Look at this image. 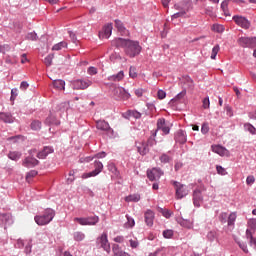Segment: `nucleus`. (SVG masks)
I'll list each match as a JSON object with an SVG mask.
<instances>
[{
	"mask_svg": "<svg viewBox=\"0 0 256 256\" xmlns=\"http://www.w3.org/2000/svg\"><path fill=\"white\" fill-rule=\"evenodd\" d=\"M113 45H115V47H122V49H124L125 55L130 57V59L137 57V55H139L142 50L141 45H139V41L130 39L116 38L113 40Z\"/></svg>",
	"mask_w": 256,
	"mask_h": 256,
	"instance_id": "nucleus-1",
	"label": "nucleus"
},
{
	"mask_svg": "<svg viewBox=\"0 0 256 256\" xmlns=\"http://www.w3.org/2000/svg\"><path fill=\"white\" fill-rule=\"evenodd\" d=\"M155 137H157V132H154L152 136L147 139L146 142H136L137 151L140 155H147V153H149V147L157 145V140H155Z\"/></svg>",
	"mask_w": 256,
	"mask_h": 256,
	"instance_id": "nucleus-2",
	"label": "nucleus"
},
{
	"mask_svg": "<svg viewBox=\"0 0 256 256\" xmlns=\"http://www.w3.org/2000/svg\"><path fill=\"white\" fill-rule=\"evenodd\" d=\"M55 219V210L47 208L44 210V213L41 215H36L34 221L37 225H49Z\"/></svg>",
	"mask_w": 256,
	"mask_h": 256,
	"instance_id": "nucleus-3",
	"label": "nucleus"
},
{
	"mask_svg": "<svg viewBox=\"0 0 256 256\" xmlns=\"http://www.w3.org/2000/svg\"><path fill=\"white\" fill-rule=\"evenodd\" d=\"M96 129H98V131H102L103 133H106L108 137H113V133H115L113 131V128H111V126L109 125V122L105 120L96 121Z\"/></svg>",
	"mask_w": 256,
	"mask_h": 256,
	"instance_id": "nucleus-4",
	"label": "nucleus"
},
{
	"mask_svg": "<svg viewBox=\"0 0 256 256\" xmlns=\"http://www.w3.org/2000/svg\"><path fill=\"white\" fill-rule=\"evenodd\" d=\"M173 185L175 187L177 199H183V197H187V195H189V188L184 184L174 181Z\"/></svg>",
	"mask_w": 256,
	"mask_h": 256,
	"instance_id": "nucleus-5",
	"label": "nucleus"
},
{
	"mask_svg": "<svg viewBox=\"0 0 256 256\" xmlns=\"http://www.w3.org/2000/svg\"><path fill=\"white\" fill-rule=\"evenodd\" d=\"M74 221L76 223H79V225H82V226L95 225L99 223V216H90L86 218H74Z\"/></svg>",
	"mask_w": 256,
	"mask_h": 256,
	"instance_id": "nucleus-6",
	"label": "nucleus"
},
{
	"mask_svg": "<svg viewBox=\"0 0 256 256\" xmlns=\"http://www.w3.org/2000/svg\"><path fill=\"white\" fill-rule=\"evenodd\" d=\"M157 131H162L164 135H169L171 131V125L165 121V118H159L157 120V129L155 131L156 134Z\"/></svg>",
	"mask_w": 256,
	"mask_h": 256,
	"instance_id": "nucleus-7",
	"label": "nucleus"
},
{
	"mask_svg": "<svg viewBox=\"0 0 256 256\" xmlns=\"http://www.w3.org/2000/svg\"><path fill=\"white\" fill-rule=\"evenodd\" d=\"M94 171L89 172V173H84L82 175V179H89V177H97L101 171H103V163L101 161H95L94 162Z\"/></svg>",
	"mask_w": 256,
	"mask_h": 256,
	"instance_id": "nucleus-8",
	"label": "nucleus"
},
{
	"mask_svg": "<svg viewBox=\"0 0 256 256\" xmlns=\"http://www.w3.org/2000/svg\"><path fill=\"white\" fill-rule=\"evenodd\" d=\"M36 151L37 150H30L31 156H28L23 160L22 162L23 167H37V165H39V160L33 157V153H36Z\"/></svg>",
	"mask_w": 256,
	"mask_h": 256,
	"instance_id": "nucleus-9",
	"label": "nucleus"
},
{
	"mask_svg": "<svg viewBox=\"0 0 256 256\" xmlns=\"http://www.w3.org/2000/svg\"><path fill=\"white\" fill-rule=\"evenodd\" d=\"M232 19L234 23H236V25L242 29H249V27H251V22H249V20L243 16L235 15Z\"/></svg>",
	"mask_w": 256,
	"mask_h": 256,
	"instance_id": "nucleus-10",
	"label": "nucleus"
},
{
	"mask_svg": "<svg viewBox=\"0 0 256 256\" xmlns=\"http://www.w3.org/2000/svg\"><path fill=\"white\" fill-rule=\"evenodd\" d=\"M240 47H256V37H241L238 39Z\"/></svg>",
	"mask_w": 256,
	"mask_h": 256,
	"instance_id": "nucleus-11",
	"label": "nucleus"
},
{
	"mask_svg": "<svg viewBox=\"0 0 256 256\" xmlns=\"http://www.w3.org/2000/svg\"><path fill=\"white\" fill-rule=\"evenodd\" d=\"M73 89L79 90H85L88 87H91L93 85V82L91 80H76L72 83Z\"/></svg>",
	"mask_w": 256,
	"mask_h": 256,
	"instance_id": "nucleus-12",
	"label": "nucleus"
},
{
	"mask_svg": "<svg viewBox=\"0 0 256 256\" xmlns=\"http://www.w3.org/2000/svg\"><path fill=\"white\" fill-rule=\"evenodd\" d=\"M161 175H163V171L159 168H153L152 170L147 171L149 181H157L158 179H161Z\"/></svg>",
	"mask_w": 256,
	"mask_h": 256,
	"instance_id": "nucleus-13",
	"label": "nucleus"
},
{
	"mask_svg": "<svg viewBox=\"0 0 256 256\" xmlns=\"http://www.w3.org/2000/svg\"><path fill=\"white\" fill-rule=\"evenodd\" d=\"M98 241L104 251L111 253V244H109V240L107 239V233H103Z\"/></svg>",
	"mask_w": 256,
	"mask_h": 256,
	"instance_id": "nucleus-14",
	"label": "nucleus"
},
{
	"mask_svg": "<svg viewBox=\"0 0 256 256\" xmlns=\"http://www.w3.org/2000/svg\"><path fill=\"white\" fill-rule=\"evenodd\" d=\"M213 153L220 155V157H229V150L221 145H213L212 146Z\"/></svg>",
	"mask_w": 256,
	"mask_h": 256,
	"instance_id": "nucleus-15",
	"label": "nucleus"
},
{
	"mask_svg": "<svg viewBox=\"0 0 256 256\" xmlns=\"http://www.w3.org/2000/svg\"><path fill=\"white\" fill-rule=\"evenodd\" d=\"M201 203H203V195L201 194V190L196 189L193 192V204L195 207H201Z\"/></svg>",
	"mask_w": 256,
	"mask_h": 256,
	"instance_id": "nucleus-16",
	"label": "nucleus"
},
{
	"mask_svg": "<svg viewBox=\"0 0 256 256\" xmlns=\"http://www.w3.org/2000/svg\"><path fill=\"white\" fill-rule=\"evenodd\" d=\"M144 219L148 227H153V221L155 220V212H153V210H147L144 213Z\"/></svg>",
	"mask_w": 256,
	"mask_h": 256,
	"instance_id": "nucleus-17",
	"label": "nucleus"
},
{
	"mask_svg": "<svg viewBox=\"0 0 256 256\" xmlns=\"http://www.w3.org/2000/svg\"><path fill=\"white\" fill-rule=\"evenodd\" d=\"M53 153V147L51 146H45L42 151L37 153L38 159H47L48 155H51Z\"/></svg>",
	"mask_w": 256,
	"mask_h": 256,
	"instance_id": "nucleus-18",
	"label": "nucleus"
},
{
	"mask_svg": "<svg viewBox=\"0 0 256 256\" xmlns=\"http://www.w3.org/2000/svg\"><path fill=\"white\" fill-rule=\"evenodd\" d=\"M115 27L118 33H120L121 35H129V30L125 28V25L123 24V22H121V20H115Z\"/></svg>",
	"mask_w": 256,
	"mask_h": 256,
	"instance_id": "nucleus-19",
	"label": "nucleus"
},
{
	"mask_svg": "<svg viewBox=\"0 0 256 256\" xmlns=\"http://www.w3.org/2000/svg\"><path fill=\"white\" fill-rule=\"evenodd\" d=\"M0 121H3V123H13L15 118L11 113L0 112Z\"/></svg>",
	"mask_w": 256,
	"mask_h": 256,
	"instance_id": "nucleus-20",
	"label": "nucleus"
},
{
	"mask_svg": "<svg viewBox=\"0 0 256 256\" xmlns=\"http://www.w3.org/2000/svg\"><path fill=\"white\" fill-rule=\"evenodd\" d=\"M46 125H50L51 127H57L61 125V122L57 120V118L53 115H50L49 117L46 118L45 120Z\"/></svg>",
	"mask_w": 256,
	"mask_h": 256,
	"instance_id": "nucleus-21",
	"label": "nucleus"
},
{
	"mask_svg": "<svg viewBox=\"0 0 256 256\" xmlns=\"http://www.w3.org/2000/svg\"><path fill=\"white\" fill-rule=\"evenodd\" d=\"M175 141L177 143H187V136L185 135V132L183 130H179L175 135Z\"/></svg>",
	"mask_w": 256,
	"mask_h": 256,
	"instance_id": "nucleus-22",
	"label": "nucleus"
},
{
	"mask_svg": "<svg viewBox=\"0 0 256 256\" xmlns=\"http://www.w3.org/2000/svg\"><path fill=\"white\" fill-rule=\"evenodd\" d=\"M117 93H119V98L122 99L123 101H127L128 99L131 98V94H129L125 89L123 88H117L115 90Z\"/></svg>",
	"mask_w": 256,
	"mask_h": 256,
	"instance_id": "nucleus-23",
	"label": "nucleus"
},
{
	"mask_svg": "<svg viewBox=\"0 0 256 256\" xmlns=\"http://www.w3.org/2000/svg\"><path fill=\"white\" fill-rule=\"evenodd\" d=\"M111 33H113V24H106L103 27V37H105V39H109L111 37Z\"/></svg>",
	"mask_w": 256,
	"mask_h": 256,
	"instance_id": "nucleus-24",
	"label": "nucleus"
},
{
	"mask_svg": "<svg viewBox=\"0 0 256 256\" xmlns=\"http://www.w3.org/2000/svg\"><path fill=\"white\" fill-rule=\"evenodd\" d=\"M9 221H11V214L0 212V227H4Z\"/></svg>",
	"mask_w": 256,
	"mask_h": 256,
	"instance_id": "nucleus-25",
	"label": "nucleus"
},
{
	"mask_svg": "<svg viewBox=\"0 0 256 256\" xmlns=\"http://www.w3.org/2000/svg\"><path fill=\"white\" fill-rule=\"evenodd\" d=\"M125 201L126 203H131V202L137 203L141 201V196L139 194H131L125 197Z\"/></svg>",
	"mask_w": 256,
	"mask_h": 256,
	"instance_id": "nucleus-26",
	"label": "nucleus"
},
{
	"mask_svg": "<svg viewBox=\"0 0 256 256\" xmlns=\"http://www.w3.org/2000/svg\"><path fill=\"white\" fill-rule=\"evenodd\" d=\"M125 73L123 71L118 72L115 75L109 76L108 81H123Z\"/></svg>",
	"mask_w": 256,
	"mask_h": 256,
	"instance_id": "nucleus-27",
	"label": "nucleus"
},
{
	"mask_svg": "<svg viewBox=\"0 0 256 256\" xmlns=\"http://www.w3.org/2000/svg\"><path fill=\"white\" fill-rule=\"evenodd\" d=\"M182 83L184 85H187L189 89H194L195 87V83L193 82V79H191V77L189 76L182 77Z\"/></svg>",
	"mask_w": 256,
	"mask_h": 256,
	"instance_id": "nucleus-28",
	"label": "nucleus"
},
{
	"mask_svg": "<svg viewBox=\"0 0 256 256\" xmlns=\"http://www.w3.org/2000/svg\"><path fill=\"white\" fill-rule=\"evenodd\" d=\"M21 152L19 151H11L8 153V159H11V161H19L21 159Z\"/></svg>",
	"mask_w": 256,
	"mask_h": 256,
	"instance_id": "nucleus-29",
	"label": "nucleus"
},
{
	"mask_svg": "<svg viewBox=\"0 0 256 256\" xmlns=\"http://www.w3.org/2000/svg\"><path fill=\"white\" fill-rule=\"evenodd\" d=\"M179 225L185 229H193V221L191 220L182 219L179 221Z\"/></svg>",
	"mask_w": 256,
	"mask_h": 256,
	"instance_id": "nucleus-30",
	"label": "nucleus"
},
{
	"mask_svg": "<svg viewBox=\"0 0 256 256\" xmlns=\"http://www.w3.org/2000/svg\"><path fill=\"white\" fill-rule=\"evenodd\" d=\"M53 87L55 89L65 91V81H63V80H54L53 81Z\"/></svg>",
	"mask_w": 256,
	"mask_h": 256,
	"instance_id": "nucleus-31",
	"label": "nucleus"
},
{
	"mask_svg": "<svg viewBox=\"0 0 256 256\" xmlns=\"http://www.w3.org/2000/svg\"><path fill=\"white\" fill-rule=\"evenodd\" d=\"M246 237L247 239H250V245H253L256 249V238L253 237V232L251 230H246Z\"/></svg>",
	"mask_w": 256,
	"mask_h": 256,
	"instance_id": "nucleus-32",
	"label": "nucleus"
},
{
	"mask_svg": "<svg viewBox=\"0 0 256 256\" xmlns=\"http://www.w3.org/2000/svg\"><path fill=\"white\" fill-rule=\"evenodd\" d=\"M61 49H67V42L62 41V42L55 44L52 47V51H61Z\"/></svg>",
	"mask_w": 256,
	"mask_h": 256,
	"instance_id": "nucleus-33",
	"label": "nucleus"
},
{
	"mask_svg": "<svg viewBox=\"0 0 256 256\" xmlns=\"http://www.w3.org/2000/svg\"><path fill=\"white\" fill-rule=\"evenodd\" d=\"M54 58H55L54 54H49L44 58V64L46 65V67H51Z\"/></svg>",
	"mask_w": 256,
	"mask_h": 256,
	"instance_id": "nucleus-34",
	"label": "nucleus"
},
{
	"mask_svg": "<svg viewBox=\"0 0 256 256\" xmlns=\"http://www.w3.org/2000/svg\"><path fill=\"white\" fill-rule=\"evenodd\" d=\"M127 223L124 224L126 229H129L131 227H135V220L131 218L129 215H126Z\"/></svg>",
	"mask_w": 256,
	"mask_h": 256,
	"instance_id": "nucleus-35",
	"label": "nucleus"
},
{
	"mask_svg": "<svg viewBox=\"0 0 256 256\" xmlns=\"http://www.w3.org/2000/svg\"><path fill=\"white\" fill-rule=\"evenodd\" d=\"M237 220V213L232 212L230 213L229 217H228V225H235V221Z\"/></svg>",
	"mask_w": 256,
	"mask_h": 256,
	"instance_id": "nucleus-36",
	"label": "nucleus"
},
{
	"mask_svg": "<svg viewBox=\"0 0 256 256\" xmlns=\"http://www.w3.org/2000/svg\"><path fill=\"white\" fill-rule=\"evenodd\" d=\"M248 229H249V231H251L252 232V235H253V233H255V229H256V219H250L249 221H248Z\"/></svg>",
	"mask_w": 256,
	"mask_h": 256,
	"instance_id": "nucleus-37",
	"label": "nucleus"
},
{
	"mask_svg": "<svg viewBox=\"0 0 256 256\" xmlns=\"http://www.w3.org/2000/svg\"><path fill=\"white\" fill-rule=\"evenodd\" d=\"M244 129L246 131H248L249 133H251V135H255V133H256V129L254 128V126L251 123L244 124Z\"/></svg>",
	"mask_w": 256,
	"mask_h": 256,
	"instance_id": "nucleus-38",
	"label": "nucleus"
},
{
	"mask_svg": "<svg viewBox=\"0 0 256 256\" xmlns=\"http://www.w3.org/2000/svg\"><path fill=\"white\" fill-rule=\"evenodd\" d=\"M31 129L33 131H39L41 129V121L39 120H34L32 123H31Z\"/></svg>",
	"mask_w": 256,
	"mask_h": 256,
	"instance_id": "nucleus-39",
	"label": "nucleus"
},
{
	"mask_svg": "<svg viewBox=\"0 0 256 256\" xmlns=\"http://www.w3.org/2000/svg\"><path fill=\"white\" fill-rule=\"evenodd\" d=\"M187 95V90H182L175 98L171 100V103H175V101H180Z\"/></svg>",
	"mask_w": 256,
	"mask_h": 256,
	"instance_id": "nucleus-40",
	"label": "nucleus"
},
{
	"mask_svg": "<svg viewBox=\"0 0 256 256\" xmlns=\"http://www.w3.org/2000/svg\"><path fill=\"white\" fill-rule=\"evenodd\" d=\"M129 77H131V79H135L137 78V68H135V66H131L129 69Z\"/></svg>",
	"mask_w": 256,
	"mask_h": 256,
	"instance_id": "nucleus-41",
	"label": "nucleus"
},
{
	"mask_svg": "<svg viewBox=\"0 0 256 256\" xmlns=\"http://www.w3.org/2000/svg\"><path fill=\"white\" fill-rule=\"evenodd\" d=\"M160 213L163 215V217H165L166 219H169V217H171V215H173V212H171L170 210L167 209H160Z\"/></svg>",
	"mask_w": 256,
	"mask_h": 256,
	"instance_id": "nucleus-42",
	"label": "nucleus"
},
{
	"mask_svg": "<svg viewBox=\"0 0 256 256\" xmlns=\"http://www.w3.org/2000/svg\"><path fill=\"white\" fill-rule=\"evenodd\" d=\"M74 239L75 241H83V239H85V234H83L82 232H75Z\"/></svg>",
	"mask_w": 256,
	"mask_h": 256,
	"instance_id": "nucleus-43",
	"label": "nucleus"
},
{
	"mask_svg": "<svg viewBox=\"0 0 256 256\" xmlns=\"http://www.w3.org/2000/svg\"><path fill=\"white\" fill-rule=\"evenodd\" d=\"M201 133L203 135H207V133H209V123L205 122L202 124Z\"/></svg>",
	"mask_w": 256,
	"mask_h": 256,
	"instance_id": "nucleus-44",
	"label": "nucleus"
},
{
	"mask_svg": "<svg viewBox=\"0 0 256 256\" xmlns=\"http://www.w3.org/2000/svg\"><path fill=\"white\" fill-rule=\"evenodd\" d=\"M37 171L36 170H31L30 172L27 173L26 175V181L29 182V179H33V177H37Z\"/></svg>",
	"mask_w": 256,
	"mask_h": 256,
	"instance_id": "nucleus-45",
	"label": "nucleus"
},
{
	"mask_svg": "<svg viewBox=\"0 0 256 256\" xmlns=\"http://www.w3.org/2000/svg\"><path fill=\"white\" fill-rule=\"evenodd\" d=\"M219 45H216L213 47L212 49V53H211V59H216L217 58V53H219Z\"/></svg>",
	"mask_w": 256,
	"mask_h": 256,
	"instance_id": "nucleus-46",
	"label": "nucleus"
},
{
	"mask_svg": "<svg viewBox=\"0 0 256 256\" xmlns=\"http://www.w3.org/2000/svg\"><path fill=\"white\" fill-rule=\"evenodd\" d=\"M160 161L161 163H169L171 161V157H169L167 154H162L160 156Z\"/></svg>",
	"mask_w": 256,
	"mask_h": 256,
	"instance_id": "nucleus-47",
	"label": "nucleus"
},
{
	"mask_svg": "<svg viewBox=\"0 0 256 256\" xmlns=\"http://www.w3.org/2000/svg\"><path fill=\"white\" fill-rule=\"evenodd\" d=\"M163 237L165 239H171V237H173V230H164Z\"/></svg>",
	"mask_w": 256,
	"mask_h": 256,
	"instance_id": "nucleus-48",
	"label": "nucleus"
},
{
	"mask_svg": "<svg viewBox=\"0 0 256 256\" xmlns=\"http://www.w3.org/2000/svg\"><path fill=\"white\" fill-rule=\"evenodd\" d=\"M108 171H110L114 175H117V166H115V164L113 163L108 164Z\"/></svg>",
	"mask_w": 256,
	"mask_h": 256,
	"instance_id": "nucleus-49",
	"label": "nucleus"
},
{
	"mask_svg": "<svg viewBox=\"0 0 256 256\" xmlns=\"http://www.w3.org/2000/svg\"><path fill=\"white\" fill-rule=\"evenodd\" d=\"M26 38L29 41H37V33H35V32L28 33Z\"/></svg>",
	"mask_w": 256,
	"mask_h": 256,
	"instance_id": "nucleus-50",
	"label": "nucleus"
},
{
	"mask_svg": "<svg viewBox=\"0 0 256 256\" xmlns=\"http://www.w3.org/2000/svg\"><path fill=\"white\" fill-rule=\"evenodd\" d=\"M9 51H11V46L9 45L0 46V53H3L5 55V53Z\"/></svg>",
	"mask_w": 256,
	"mask_h": 256,
	"instance_id": "nucleus-51",
	"label": "nucleus"
},
{
	"mask_svg": "<svg viewBox=\"0 0 256 256\" xmlns=\"http://www.w3.org/2000/svg\"><path fill=\"white\" fill-rule=\"evenodd\" d=\"M216 170L218 175H227V170H225V168L222 166H216Z\"/></svg>",
	"mask_w": 256,
	"mask_h": 256,
	"instance_id": "nucleus-52",
	"label": "nucleus"
},
{
	"mask_svg": "<svg viewBox=\"0 0 256 256\" xmlns=\"http://www.w3.org/2000/svg\"><path fill=\"white\" fill-rule=\"evenodd\" d=\"M157 97L160 100L165 99L167 97V93L163 90H158Z\"/></svg>",
	"mask_w": 256,
	"mask_h": 256,
	"instance_id": "nucleus-53",
	"label": "nucleus"
},
{
	"mask_svg": "<svg viewBox=\"0 0 256 256\" xmlns=\"http://www.w3.org/2000/svg\"><path fill=\"white\" fill-rule=\"evenodd\" d=\"M18 89L17 88H14L11 90V101H15V99L17 98V95H18Z\"/></svg>",
	"mask_w": 256,
	"mask_h": 256,
	"instance_id": "nucleus-54",
	"label": "nucleus"
},
{
	"mask_svg": "<svg viewBox=\"0 0 256 256\" xmlns=\"http://www.w3.org/2000/svg\"><path fill=\"white\" fill-rule=\"evenodd\" d=\"M211 102L209 101V97L203 99V109H209Z\"/></svg>",
	"mask_w": 256,
	"mask_h": 256,
	"instance_id": "nucleus-55",
	"label": "nucleus"
},
{
	"mask_svg": "<svg viewBox=\"0 0 256 256\" xmlns=\"http://www.w3.org/2000/svg\"><path fill=\"white\" fill-rule=\"evenodd\" d=\"M227 7H229V2L225 0L221 3V9L224 13H227Z\"/></svg>",
	"mask_w": 256,
	"mask_h": 256,
	"instance_id": "nucleus-56",
	"label": "nucleus"
},
{
	"mask_svg": "<svg viewBox=\"0 0 256 256\" xmlns=\"http://www.w3.org/2000/svg\"><path fill=\"white\" fill-rule=\"evenodd\" d=\"M215 237H216L215 232H213V231L208 232L207 239H209V241H215Z\"/></svg>",
	"mask_w": 256,
	"mask_h": 256,
	"instance_id": "nucleus-57",
	"label": "nucleus"
},
{
	"mask_svg": "<svg viewBox=\"0 0 256 256\" xmlns=\"http://www.w3.org/2000/svg\"><path fill=\"white\" fill-rule=\"evenodd\" d=\"M238 245H239L240 249H242V251H244V253H249V250L247 249V244L238 242Z\"/></svg>",
	"mask_w": 256,
	"mask_h": 256,
	"instance_id": "nucleus-58",
	"label": "nucleus"
},
{
	"mask_svg": "<svg viewBox=\"0 0 256 256\" xmlns=\"http://www.w3.org/2000/svg\"><path fill=\"white\" fill-rule=\"evenodd\" d=\"M88 75H97V68L91 66L88 68Z\"/></svg>",
	"mask_w": 256,
	"mask_h": 256,
	"instance_id": "nucleus-59",
	"label": "nucleus"
},
{
	"mask_svg": "<svg viewBox=\"0 0 256 256\" xmlns=\"http://www.w3.org/2000/svg\"><path fill=\"white\" fill-rule=\"evenodd\" d=\"M219 221H221V223H225L227 221V213H221L219 216Z\"/></svg>",
	"mask_w": 256,
	"mask_h": 256,
	"instance_id": "nucleus-60",
	"label": "nucleus"
},
{
	"mask_svg": "<svg viewBox=\"0 0 256 256\" xmlns=\"http://www.w3.org/2000/svg\"><path fill=\"white\" fill-rule=\"evenodd\" d=\"M28 88H29V83H27V81L21 82V84H20V89H21L22 91H26V89H28Z\"/></svg>",
	"mask_w": 256,
	"mask_h": 256,
	"instance_id": "nucleus-61",
	"label": "nucleus"
},
{
	"mask_svg": "<svg viewBox=\"0 0 256 256\" xmlns=\"http://www.w3.org/2000/svg\"><path fill=\"white\" fill-rule=\"evenodd\" d=\"M247 185H253L255 183V177L254 176H248L246 179Z\"/></svg>",
	"mask_w": 256,
	"mask_h": 256,
	"instance_id": "nucleus-62",
	"label": "nucleus"
},
{
	"mask_svg": "<svg viewBox=\"0 0 256 256\" xmlns=\"http://www.w3.org/2000/svg\"><path fill=\"white\" fill-rule=\"evenodd\" d=\"M130 247H132V249H137V247H139V242L137 240H130Z\"/></svg>",
	"mask_w": 256,
	"mask_h": 256,
	"instance_id": "nucleus-63",
	"label": "nucleus"
},
{
	"mask_svg": "<svg viewBox=\"0 0 256 256\" xmlns=\"http://www.w3.org/2000/svg\"><path fill=\"white\" fill-rule=\"evenodd\" d=\"M130 115H132V117H134L135 119H141V113L137 111L130 112Z\"/></svg>",
	"mask_w": 256,
	"mask_h": 256,
	"instance_id": "nucleus-64",
	"label": "nucleus"
}]
</instances>
